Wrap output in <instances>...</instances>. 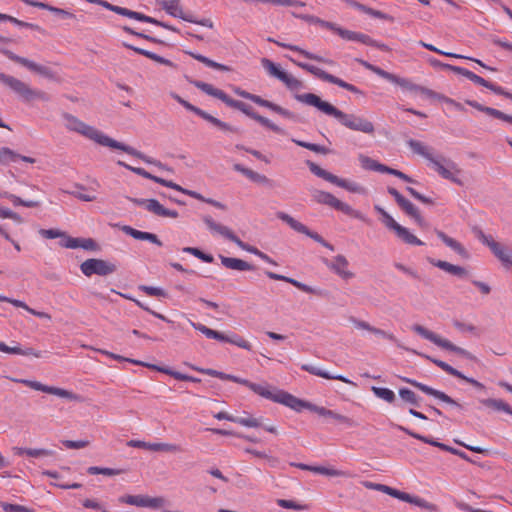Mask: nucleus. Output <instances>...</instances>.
Listing matches in <instances>:
<instances>
[{
    "label": "nucleus",
    "mask_w": 512,
    "mask_h": 512,
    "mask_svg": "<svg viewBox=\"0 0 512 512\" xmlns=\"http://www.w3.org/2000/svg\"><path fill=\"white\" fill-rule=\"evenodd\" d=\"M63 118L66 120V127L70 131L77 132V133L85 136L86 138L95 141L96 143H98L102 146L121 150V151L127 153L128 155H131L133 157H136V158L144 161L145 163L152 164L160 169L172 172L171 168H169L168 166H166L159 160H156L154 158H151V157L145 155L141 151L133 148L132 146L126 145L122 142H118V141L110 138L109 136L105 135L98 129L84 123L83 121H81L80 119H78L77 117H75L69 113L63 114Z\"/></svg>",
    "instance_id": "obj_1"
},
{
    "label": "nucleus",
    "mask_w": 512,
    "mask_h": 512,
    "mask_svg": "<svg viewBox=\"0 0 512 512\" xmlns=\"http://www.w3.org/2000/svg\"><path fill=\"white\" fill-rule=\"evenodd\" d=\"M295 99L299 102L313 106L327 115L335 117L343 126L350 130L362 132L368 135H374L375 133L374 124L368 119L356 114L344 113L329 102L323 101L316 94H298L295 95Z\"/></svg>",
    "instance_id": "obj_2"
},
{
    "label": "nucleus",
    "mask_w": 512,
    "mask_h": 512,
    "mask_svg": "<svg viewBox=\"0 0 512 512\" xmlns=\"http://www.w3.org/2000/svg\"><path fill=\"white\" fill-rule=\"evenodd\" d=\"M190 83L194 85L196 88L200 89L202 92L206 93L207 95L221 100L227 106L241 111L246 116L257 121L259 124L270 129L271 131L277 134L284 133V131L279 126L271 122L268 118L261 116L260 114L255 112L251 106L242 101L231 98L223 90L215 88L213 85L199 80H190Z\"/></svg>",
    "instance_id": "obj_3"
},
{
    "label": "nucleus",
    "mask_w": 512,
    "mask_h": 512,
    "mask_svg": "<svg viewBox=\"0 0 512 512\" xmlns=\"http://www.w3.org/2000/svg\"><path fill=\"white\" fill-rule=\"evenodd\" d=\"M407 143L414 153L419 154L430 161L434 170L444 179L451 178L450 175L453 171H455V173H461V170L453 161L442 156L435 158L430 152V148L425 146L422 142L410 139Z\"/></svg>",
    "instance_id": "obj_4"
},
{
    "label": "nucleus",
    "mask_w": 512,
    "mask_h": 512,
    "mask_svg": "<svg viewBox=\"0 0 512 512\" xmlns=\"http://www.w3.org/2000/svg\"><path fill=\"white\" fill-rule=\"evenodd\" d=\"M0 82L9 87L15 94H17L24 102L31 103L34 101L48 102L51 96L39 89H33L25 82L0 72Z\"/></svg>",
    "instance_id": "obj_5"
},
{
    "label": "nucleus",
    "mask_w": 512,
    "mask_h": 512,
    "mask_svg": "<svg viewBox=\"0 0 512 512\" xmlns=\"http://www.w3.org/2000/svg\"><path fill=\"white\" fill-rule=\"evenodd\" d=\"M317 24L323 28L333 31L334 33L338 34L344 40L357 41V42H360V43L368 45V46L376 47L385 52H389L391 50L386 44L380 43V42L372 39L367 34L344 29L333 22H329V21L320 19V22H317Z\"/></svg>",
    "instance_id": "obj_6"
},
{
    "label": "nucleus",
    "mask_w": 512,
    "mask_h": 512,
    "mask_svg": "<svg viewBox=\"0 0 512 512\" xmlns=\"http://www.w3.org/2000/svg\"><path fill=\"white\" fill-rule=\"evenodd\" d=\"M411 329H412V331H414L415 333H417L424 339L431 341L433 344L437 345L438 347H440L442 349L454 352V353H456L462 357H465L469 360H472V361L477 360V358L472 353L467 351L466 349L456 346L449 340L442 338L438 334L428 330L427 328H425L424 326H422L420 324H414L411 327Z\"/></svg>",
    "instance_id": "obj_7"
},
{
    "label": "nucleus",
    "mask_w": 512,
    "mask_h": 512,
    "mask_svg": "<svg viewBox=\"0 0 512 512\" xmlns=\"http://www.w3.org/2000/svg\"><path fill=\"white\" fill-rule=\"evenodd\" d=\"M432 63L435 64V65H440V66H442L445 69L451 70V71H453L456 74H460V75L466 77L467 79H469L470 81H472L473 83H475L477 85H480V86H483V87L491 90L492 92H494L497 95H501V96H504V97L512 100V93L506 91L501 86H498V85H496L494 83H491V82L485 80L484 78L478 76L477 74L473 73L472 71H470V70H468L466 68L459 67V66H453V65H450V64H442V63H440L439 61H436V60L433 61Z\"/></svg>",
    "instance_id": "obj_8"
},
{
    "label": "nucleus",
    "mask_w": 512,
    "mask_h": 512,
    "mask_svg": "<svg viewBox=\"0 0 512 512\" xmlns=\"http://www.w3.org/2000/svg\"><path fill=\"white\" fill-rule=\"evenodd\" d=\"M477 239L484 245L488 246L493 255L502 263L506 269L512 268V249L503 246L495 241L491 235H486L481 229H474Z\"/></svg>",
    "instance_id": "obj_9"
},
{
    "label": "nucleus",
    "mask_w": 512,
    "mask_h": 512,
    "mask_svg": "<svg viewBox=\"0 0 512 512\" xmlns=\"http://www.w3.org/2000/svg\"><path fill=\"white\" fill-rule=\"evenodd\" d=\"M203 222L206 224L207 228L213 234H219L222 237L230 240L235 243L239 248L250 252L256 256H258L260 250L254 246H251L245 242H243L238 236H236L230 228L224 226L220 223L214 221V219L210 215H204L202 217Z\"/></svg>",
    "instance_id": "obj_10"
},
{
    "label": "nucleus",
    "mask_w": 512,
    "mask_h": 512,
    "mask_svg": "<svg viewBox=\"0 0 512 512\" xmlns=\"http://www.w3.org/2000/svg\"><path fill=\"white\" fill-rule=\"evenodd\" d=\"M290 60L295 64L297 65L298 67H300L301 69L311 73L312 75H314L315 77H317L318 79L322 80V81H326L328 83H331V84H335L343 89H346L354 94H360V95H363V92L357 88L355 85L353 84H350L348 82H345L344 80H342L341 78H338L332 74H329L328 72L320 69L319 67L317 66H314L312 64H308V63H304V62H298V61H295L294 59L290 58Z\"/></svg>",
    "instance_id": "obj_11"
},
{
    "label": "nucleus",
    "mask_w": 512,
    "mask_h": 512,
    "mask_svg": "<svg viewBox=\"0 0 512 512\" xmlns=\"http://www.w3.org/2000/svg\"><path fill=\"white\" fill-rule=\"evenodd\" d=\"M311 195H312L313 200L319 204L328 205V206L334 208L335 210H338L350 217L361 219V220L364 219L362 214L359 211L353 209L350 205L340 201L333 194H331L329 192L314 189V190H312Z\"/></svg>",
    "instance_id": "obj_12"
},
{
    "label": "nucleus",
    "mask_w": 512,
    "mask_h": 512,
    "mask_svg": "<svg viewBox=\"0 0 512 512\" xmlns=\"http://www.w3.org/2000/svg\"><path fill=\"white\" fill-rule=\"evenodd\" d=\"M0 52L3 55H5L8 59H10L11 61L26 67L28 70H30L32 72H35V73H37L47 79H50V80H58L56 73L50 67L37 64L36 62L31 61L25 57L18 56L15 53H13L12 51L5 49V48H1Z\"/></svg>",
    "instance_id": "obj_13"
},
{
    "label": "nucleus",
    "mask_w": 512,
    "mask_h": 512,
    "mask_svg": "<svg viewBox=\"0 0 512 512\" xmlns=\"http://www.w3.org/2000/svg\"><path fill=\"white\" fill-rule=\"evenodd\" d=\"M161 6L166 11V13L173 17L180 18L190 23L205 26L210 29L214 27L212 20L209 18L198 20L192 14L184 13L183 8L180 4V0H163Z\"/></svg>",
    "instance_id": "obj_14"
},
{
    "label": "nucleus",
    "mask_w": 512,
    "mask_h": 512,
    "mask_svg": "<svg viewBox=\"0 0 512 512\" xmlns=\"http://www.w3.org/2000/svg\"><path fill=\"white\" fill-rule=\"evenodd\" d=\"M12 381L24 384L25 386L30 387L31 389H34L36 391H42L47 394L56 395L61 398L68 399L70 401H81V396L78 394L73 393L72 391L54 387V386H48L45 384H42L41 382L34 381V380H28V379H17V378H10Z\"/></svg>",
    "instance_id": "obj_15"
},
{
    "label": "nucleus",
    "mask_w": 512,
    "mask_h": 512,
    "mask_svg": "<svg viewBox=\"0 0 512 512\" xmlns=\"http://www.w3.org/2000/svg\"><path fill=\"white\" fill-rule=\"evenodd\" d=\"M276 216L278 219L282 220L286 224H288L293 230H295L298 233H302L317 243L321 244L325 248H328L331 251H334V246L327 242L320 234L317 232L311 231L306 225L302 224L301 222L294 219L289 214L279 211L276 213Z\"/></svg>",
    "instance_id": "obj_16"
},
{
    "label": "nucleus",
    "mask_w": 512,
    "mask_h": 512,
    "mask_svg": "<svg viewBox=\"0 0 512 512\" xmlns=\"http://www.w3.org/2000/svg\"><path fill=\"white\" fill-rule=\"evenodd\" d=\"M234 92H235L236 95H238V96H240V97H242L244 99L250 100V101L254 102L255 104H257V105H259L261 107L268 108L271 111H273V112H275V113H277V114H279V115H281V116H283V117H285L287 119H291V120H295L296 119V115L293 112H291V111L281 107L278 104H275V103H273L271 101L265 100V99H263L262 97H260V96H258L256 94H252L250 92H247V91L241 89L240 87L234 88Z\"/></svg>",
    "instance_id": "obj_17"
},
{
    "label": "nucleus",
    "mask_w": 512,
    "mask_h": 512,
    "mask_svg": "<svg viewBox=\"0 0 512 512\" xmlns=\"http://www.w3.org/2000/svg\"><path fill=\"white\" fill-rule=\"evenodd\" d=\"M80 270L87 277H91L94 274L107 276L114 273L117 267L115 264L103 259L90 258L81 263Z\"/></svg>",
    "instance_id": "obj_18"
},
{
    "label": "nucleus",
    "mask_w": 512,
    "mask_h": 512,
    "mask_svg": "<svg viewBox=\"0 0 512 512\" xmlns=\"http://www.w3.org/2000/svg\"><path fill=\"white\" fill-rule=\"evenodd\" d=\"M127 199L134 203L137 206H143L147 211L153 213L156 216L164 217V218H178L179 214L176 210H170L165 208L158 200L156 199H140L127 197Z\"/></svg>",
    "instance_id": "obj_19"
},
{
    "label": "nucleus",
    "mask_w": 512,
    "mask_h": 512,
    "mask_svg": "<svg viewBox=\"0 0 512 512\" xmlns=\"http://www.w3.org/2000/svg\"><path fill=\"white\" fill-rule=\"evenodd\" d=\"M388 193L394 197L396 203L398 206L411 218L415 220V222L419 226L425 225V220L421 216L419 209L408 199H406L402 194L399 193L398 190H396L393 187H388L387 189Z\"/></svg>",
    "instance_id": "obj_20"
},
{
    "label": "nucleus",
    "mask_w": 512,
    "mask_h": 512,
    "mask_svg": "<svg viewBox=\"0 0 512 512\" xmlns=\"http://www.w3.org/2000/svg\"><path fill=\"white\" fill-rule=\"evenodd\" d=\"M179 104H181L188 111H191V112L195 113L196 115H198L202 119L208 121L209 123H211L212 125L216 126L217 128H219L221 130L229 131V132H233V133H239V129L238 128L233 127V126L229 125L228 123L221 121L220 119L210 115L206 111H204V110H202V109L192 105L191 103H189L188 101L184 100L183 98H182V100L180 101Z\"/></svg>",
    "instance_id": "obj_21"
},
{
    "label": "nucleus",
    "mask_w": 512,
    "mask_h": 512,
    "mask_svg": "<svg viewBox=\"0 0 512 512\" xmlns=\"http://www.w3.org/2000/svg\"><path fill=\"white\" fill-rule=\"evenodd\" d=\"M179 104H181L188 111H191V112L195 113L196 115H198L202 119L208 121L209 123H211L212 125L216 126L217 128H219L221 130L229 131V132H233V133H239V129L238 128L233 127V126L229 125L228 123L221 121L220 119L210 115L206 111H204V110H202V109L192 105L191 103H189L188 101L184 100L183 98H182V100L180 101Z\"/></svg>",
    "instance_id": "obj_22"
},
{
    "label": "nucleus",
    "mask_w": 512,
    "mask_h": 512,
    "mask_svg": "<svg viewBox=\"0 0 512 512\" xmlns=\"http://www.w3.org/2000/svg\"><path fill=\"white\" fill-rule=\"evenodd\" d=\"M113 12L117 13L119 15L125 16V17H129L131 19L141 21V22L154 24V25L160 26L162 28H165L167 30L173 31V32H179V30L176 27H174L166 22L157 20L156 18L147 16L140 12L132 11L125 7H120V6L115 5Z\"/></svg>",
    "instance_id": "obj_23"
},
{
    "label": "nucleus",
    "mask_w": 512,
    "mask_h": 512,
    "mask_svg": "<svg viewBox=\"0 0 512 512\" xmlns=\"http://www.w3.org/2000/svg\"><path fill=\"white\" fill-rule=\"evenodd\" d=\"M274 402L283 404L297 412H300L303 408L312 411V408L315 407V404L301 400L283 390H277L275 392Z\"/></svg>",
    "instance_id": "obj_24"
},
{
    "label": "nucleus",
    "mask_w": 512,
    "mask_h": 512,
    "mask_svg": "<svg viewBox=\"0 0 512 512\" xmlns=\"http://www.w3.org/2000/svg\"><path fill=\"white\" fill-rule=\"evenodd\" d=\"M402 381L412 385L413 387L419 389L420 391L428 394V395H431L451 406H455L459 409H462V405L459 404L457 401H455L453 398H451L449 395H447L446 393L440 391V390H436L426 384H423L421 382H418L414 379H410V378H406V377H403L402 378Z\"/></svg>",
    "instance_id": "obj_25"
},
{
    "label": "nucleus",
    "mask_w": 512,
    "mask_h": 512,
    "mask_svg": "<svg viewBox=\"0 0 512 512\" xmlns=\"http://www.w3.org/2000/svg\"><path fill=\"white\" fill-rule=\"evenodd\" d=\"M120 503L135 505L138 507L160 508L164 499L161 497L151 498L143 495H124L119 498Z\"/></svg>",
    "instance_id": "obj_26"
},
{
    "label": "nucleus",
    "mask_w": 512,
    "mask_h": 512,
    "mask_svg": "<svg viewBox=\"0 0 512 512\" xmlns=\"http://www.w3.org/2000/svg\"><path fill=\"white\" fill-rule=\"evenodd\" d=\"M265 275L272 280L287 282V283L293 285L294 287H296L297 289L301 290L302 292H305L308 294H313V295H316L319 297L325 296V292L323 290L311 287V286H309L305 283H302L294 278L287 277V276H284L281 274H277L272 271H265Z\"/></svg>",
    "instance_id": "obj_27"
},
{
    "label": "nucleus",
    "mask_w": 512,
    "mask_h": 512,
    "mask_svg": "<svg viewBox=\"0 0 512 512\" xmlns=\"http://www.w3.org/2000/svg\"><path fill=\"white\" fill-rule=\"evenodd\" d=\"M323 262L330 270H332L344 280H348L354 277V273L347 270L349 262L343 255L335 256L333 261L324 259Z\"/></svg>",
    "instance_id": "obj_28"
},
{
    "label": "nucleus",
    "mask_w": 512,
    "mask_h": 512,
    "mask_svg": "<svg viewBox=\"0 0 512 512\" xmlns=\"http://www.w3.org/2000/svg\"><path fill=\"white\" fill-rule=\"evenodd\" d=\"M267 40L269 42L275 43L276 45H278V46H280L282 48L298 52L299 54H301L302 56H304L307 59L314 60V61L321 62V63H325L327 65H334L335 64V62L333 60L328 59V58H324V57L319 56V55L314 54V53H311V52H309L307 50L302 49L299 46L292 45V44H287V43H283V42H279V41H277V40H275V39H273L271 37H269Z\"/></svg>",
    "instance_id": "obj_29"
},
{
    "label": "nucleus",
    "mask_w": 512,
    "mask_h": 512,
    "mask_svg": "<svg viewBox=\"0 0 512 512\" xmlns=\"http://www.w3.org/2000/svg\"><path fill=\"white\" fill-rule=\"evenodd\" d=\"M349 321L357 328V329H361V330H366V331H369L370 333H373L374 335L376 336H380V337H383L389 341H392V342H396L397 339L396 337L394 336V334L392 333H389L387 331H384L382 329H379V328H376L374 326H371L368 322L364 321V320H360V319H357L356 317L354 316H351L349 318Z\"/></svg>",
    "instance_id": "obj_30"
},
{
    "label": "nucleus",
    "mask_w": 512,
    "mask_h": 512,
    "mask_svg": "<svg viewBox=\"0 0 512 512\" xmlns=\"http://www.w3.org/2000/svg\"><path fill=\"white\" fill-rule=\"evenodd\" d=\"M233 169L237 172H240L245 177L250 179L251 181L268 186L270 188L274 187V181L269 179L266 175L255 172L249 168L244 167L241 164H234Z\"/></svg>",
    "instance_id": "obj_31"
},
{
    "label": "nucleus",
    "mask_w": 512,
    "mask_h": 512,
    "mask_svg": "<svg viewBox=\"0 0 512 512\" xmlns=\"http://www.w3.org/2000/svg\"><path fill=\"white\" fill-rule=\"evenodd\" d=\"M214 417L218 420H227L234 423H238L245 427L257 428L262 426L261 420L258 418L232 416L224 411L218 412L217 414L214 415Z\"/></svg>",
    "instance_id": "obj_32"
},
{
    "label": "nucleus",
    "mask_w": 512,
    "mask_h": 512,
    "mask_svg": "<svg viewBox=\"0 0 512 512\" xmlns=\"http://www.w3.org/2000/svg\"><path fill=\"white\" fill-rule=\"evenodd\" d=\"M312 412L317 413L318 415L323 416V417L332 418L335 421H337L338 423L344 424L348 427L357 426V423L353 419H351L347 416H344L342 414H339L333 410L327 409L325 407L315 405V407L312 408Z\"/></svg>",
    "instance_id": "obj_33"
},
{
    "label": "nucleus",
    "mask_w": 512,
    "mask_h": 512,
    "mask_svg": "<svg viewBox=\"0 0 512 512\" xmlns=\"http://www.w3.org/2000/svg\"><path fill=\"white\" fill-rule=\"evenodd\" d=\"M395 428H397L398 430L406 433L407 435L417 439V440H420L426 444H429V445H432V446H435V447H438L439 449L443 450V451H446V452H449L452 454V451H453V447L451 446H448L444 443H441V442H438L432 438H429L427 436H423L421 434H418L404 426H401V425H396V424H393Z\"/></svg>",
    "instance_id": "obj_34"
},
{
    "label": "nucleus",
    "mask_w": 512,
    "mask_h": 512,
    "mask_svg": "<svg viewBox=\"0 0 512 512\" xmlns=\"http://www.w3.org/2000/svg\"><path fill=\"white\" fill-rule=\"evenodd\" d=\"M121 230L133 237L134 239L136 240H143V241H149L157 246H162L163 243L162 241L158 238V236L154 233H150V232H144V231H140V230H137L131 226H128V225H124L121 227Z\"/></svg>",
    "instance_id": "obj_35"
},
{
    "label": "nucleus",
    "mask_w": 512,
    "mask_h": 512,
    "mask_svg": "<svg viewBox=\"0 0 512 512\" xmlns=\"http://www.w3.org/2000/svg\"><path fill=\"white\" fill-rule=\"evenodd\" d=\"M465 102H466V104L477 109L480 112L486 113L487 115H489L491 117H494L496 119H500V120H503L505 122L512 124V116L511 115L505 114L498 109L484 106L475 100H466Z\"/></svg>",
    "instance_id": "obj_36"
},
{
    "label": "nucleus",
    "mask_w": 512,
    "mask_h": 512,
    "mask_svg": "<svg viewBox=\"0 0 512 512\" xmlns=\"http://www.w3.org/2000/svg\"><path fill=\"white\" fill-rule=\"evenodd\" d=\"M290 465L293 467L299 468L301 470L311 471L314 473L331 476V477H343V476L347 475L346 472H344L342 470L326 468L323 466H311V465H307L304 463H294V462L290 463Z\"/></svg>",
    "instance_id": "obj_37"
},
{
    "label": "nucleus",
    "mask_w": 512,
    "mask_h": 512,
    "mask_svg": "<svg viewBox=\"0 0 512 512\" xmlns=\"http://www.w3.org/2000/svg\"><path fill=\"white\" fill-rule=\"evenodd\" d=\"M145 367H147L149 369H152V370H156V371L164 373V374H167V375L173 377L176 380L189 381V382H194V383L201 382L200 378H197V377H194V376H191V375H187V374H183L181 372L172 370L169 367L158 366V365H155V364H145Z\"/></svg>",
    "instance_id": "obj_38"
},
{
    "label": "nucleus",
    "mask_w": 512,
    "mask_h": 512,
    "mask_svg": "<svg viewBox=\"0 0 512 512\" xmlns=\"http://www.w3.org/2000/svg\"><path fill=\"white\" fill-rule=\"evenodd\" d=\"M429 263L433 266L438 267L441 270H444L447 273L458 276L460 278L466 277L468 275L467 270L464 267L451 264L444 260H436L433 258H428Z\"/></svg>",
    "instance_id": "obj_39"
},
{
    "label": "nucleus",
    "mask_w": 512,
    "mask_h": 512,
    "mask_svg": "<svg viewBox=\"0 0 512 512\" xmlns=\"http://www.w3.org/2000/svg\"><path fill=\"white\" fill-rule=\"evenodd\" d=\"M219 258L221 260L222 265L228 269L238 271H250L255 269V267L252 264L239 258L226 257L223 255H220Z\"/></svg>",
    "instance_id": "obj_40"
},
{
    "label": "nucleus",
    "mask_w": 512,
    "mask_h": 512,
    "mask_svg": "<svg viewBox=\"0 0 512 512\" xmlns=\"http://www.w3.org/2000/svg\"><path fill=\"white\" fill-rule=\"evenodd\" d=\"M235 383L244 385V386L248 387L250 390H252L254 393H256L266 399L274 401L275 393L270 391L267 386L253 383L247 379H243L240 377H237V381H235Z\"/></svg>",
    "instance_id": "obj_41"
},
{
    "label": "nucleus",
    "mask_w": 512,
    "mask_h": 512,
    "mask_svg": "<svg viewBox=\"0 0 512 512\" xmlns=\"http://www.w3.org/2000/svg\"><path fill=\"white\" fill-rule=\"evenodd\" d=\"M235 383L244 385V386L248 387L250 390H252L254 393H256L266 399L274 401L275 393L270 391L267 386L253 383L247 379H243L240 377H237V381H235Z\"/></svg>",
    "instance_id": "obj_42"
},
{
    "label": "nucleus",
    "mask_w": 512,
    "mask_h": 512,
    "mask_svg": "<svg viewBox=\"0 0 512 512\" xmlns=\"http://www.w3.org/2000/svg\"><path fill=\"white\" fill-rule=\"evenodd\" d=\"M0 351L8 354L34 356L36 358H41L43 356L41 351H36L33 348L27 347L23 349L20 346L10 347L6 345L4 342H0Z\"/></svg>",
    "instance_id": "obj_43"
},
{
    "label": "nucleus",
    "mask_w": 512,
    "mask_h": 512,
    "mask_svg": "<svg viewBox=\"0 0 512 512\" xmlns=\"http://www.w3.org/2000/svg\"><path fill=\"white\" fill-rule=\"evenodd\" d=\"M301 369L303 371H306V372L312 374V375L319 376V377H322L325 379H334V380L342 381L344 383L352 384V382L350 380H348L346 377H344L342 375H331L328 372H325L324 370H322L321 368L316 367L311 364H302Z\"/></svg>",
    "instance_id": "obj_44"
},
{
    "label": "nucleus",
    "mask_w": 512,
    "mask_h": 512,
    "mask_svg": "<svg viewBox=\"0 0 512 512\" xmlns=\"http://www.w3.org/2000/svg\"><path fill=\"white\" fill-rule=\"evenodd\" d=\"M435 232H436L437 237L439 239H441L445 245L450 247L452 250H454L460 256H462V257L468 256L467 250L463 247V245L461 243H459L455 239L449 237L443 231L436 230Z\"/></svg>",
    "instance_id": "obj_45"
},
{
    "label": "nucleus",
    "mask_w": 512,
    "mask_h": 512,
    "mask_svg": "<svg viewBox=\"0 0 512 512\" xmlns=\"http://www.w3.org/2000/svg\"><path fill=\"white\" fill-rule=\"evenodd\" d=\"M397 499L404 501V502L414 504L423 509H430V510L436 509V506L434 504H431L420 497L412 496V495H410L406 492L400 491V490H399Z\"/></svg>",
    "instance_id": "obj_46"
},
{
    "label": "nucleus",
    "mask_w": 512,
    "mask_h": 512,
    "mask_svg": "<svg viewBox=\"0 0 512 512\" xmlns=\"http://www.w3.org/2000/svg\"><path fill=\"white\" fill-rule=\"evenodd\" d=\"M0 197L1 198H5V199H9L10 201H12L14 206H24V207H28V208H35V207H39L40 206V202L39 201L23 200L22 198L14 195V194H11L8 191L3 190L1 188H0Z\"/></svg>",
    "instance_id": "obj_47"
},
{
    "label": "nucleus",
    "mask_w": 512,
    "mask_h": 512,
    "mask_svg": "<svg viewBox=\"0 0 512 512\" xmlns=\"http://www.w3.org/2000/svg\"><path fill=\"white\" fill-rule=\"evenodd\" d=\"M189 56H191L192 58H194L195 60L205 64L206 66L210 67V68H213V69H216V70H219V71H224V72H229L231 71V68L227 65H224V64H221V63H218L214 60H211L210 58L202 55V54H199V53H195V52H191V51H188L186 52Z\"/></svg>",
    "instance_id": "obj_48"
},
{
    "label": "nucleus",
    "mask_w": 512,
    "mask_h": 512,
    "mask_svg": "<svg viewBox=\"0 0 512 512\" xmlns=\"http://www.w3.org/2000/svg\"><path fill=\"white\" fill-rule=\"evenodd\" d=\"M13 451L16 455H23L26 454L29 457L37 458V457H48L53 456L55 452L53 450L49 449H34V448H21V447H14Z\"/></svg>",
    "instance_id": "obj_49"
},
{
    "label": "nucleus",
    "mask_w": 512,
    "mask_h": 512,
    "mask_svg": "<svg viewBox=\"0 0 512 512\" xmlns=\"http://www.w3.org/2000/svg\"><path fill=\"white\" fill-rule=\"evenodd\" d=\"M334 185H337L338 187H341L349 192L357 193V194H366L367 190L360 184L354 181H349L343 178H340L336 176V181L333 183Z\"/></svg>",
    "instance_id": "obj_50"
},
{
    "label": "nucleus",
    "mask_w": 512,
    "mask_h": 512,
    "mask_svg": "<svg viewBox=\"0 0 512 512\" xmlns=\"http://www.w3.org/2000/svg\"><path fill=\"white\" fill-rule=\"evenodd\" d=\"M394 232H395L396 236L406 244L416 245V246H421L424 244L420 239H418L415 235H413L407 228H405L401 225H399Z\"/></svg>",
    "instance_id": "obj_51"
},
{
    "label": "nucleus",
    "mask_w": 512,
    "mask_h": 512,
    "mask_svg": "<svg viewBox=\"0 0 512 512\" xmlns=\"http://www.w3.org/2000/svg\"><path fill=\"white\" fill-rule=\"evenodd\" d=\"M480 403L485 407L491 408L496 411H504L508 414L512 413L511 407L502 399L487 398L480 400Z\"/></svg>",
    "instance_id": "obj_52"
},
{
    "label": "nucleus",
    "mask_w": 512,
    "mask_h": 512,
    "mask_svg": "<svg viewBox=\"0 0 512 512\" xmlns=\"http://www.w3.org/2000/svg\"><path fill=\"white\" fill-rule=\"evenodd\" d=\"M306 165L308 166L309 170L316 176L330 182V183H334V181H336V175L326 171L325 169L321 168L320 166H318L317 164H315L314 162L310 161V160H307L306 161Z\"/></svg>",
    "instance_id": "obj_53"
},
{
    "label": "nucleus",
    "mask_w": 512,
    "mask_h": 512,
    "mask_svg": "<svg viewBox=\"0 0 512 512\" xmlns=\"http://www.w3.org/2000/svg\"><path fill=\"white\" fill-rule=\"evenodd\" d=\"M192 369L202 373V374H206V375H209V376H212V377H216V378H219L221 380H227V381H232V382H235L237 381V376L235 375H231V374H226L224 372H221V371H218V370H215V369H211V368H199V367H196V366H191Z\"/></svg>",
    "instance_id": "obj_54"
},
{
    "label": "nucleus",
    "mask_w": 512,
    "mask_h": 512,
    "mask_svg": "<svg viewBox=\"0 0 512 512\" xmlns=\"http://www.w3.org/2000/svg\"><path fill=\"white\" fill-rule=\"evenodd\" d=\"M149 450L155 452H171V453H181L183 452V448L178 444L171 443H150Z\"/></svg>",
    "instance_id": "obj_55"
},
{
    "label": "nucleus",
    "mask_w": 512,
    "mask_h": 512,
    "mask_svg": "<svg viewBox=\"0 0 512 512\" xmlns=\"http://www.w3.org/2000/svg\"><path fill=\"white\" fill-rule=\"evenodd\" d=\"M420 355L422 356V354H420ZM423 357H425L426 359H428L429 361L434 363L436 366L441 368L443 371H445L449 375L454 376L456 378L457 377H463V373L462 372H460L459 370L455 369L454 367H452L448 363H446V362H444L442 360L436 359V358H432L431 356H428V355H423Z\"/></svg>",
    "instance_id": "obj_56"
},
{
    "label": "nucleus",
    "mask_w": 512,
    "mask_h": 512,
    "mask_svg": "<svg viewBox=\"0 0 512 512\" xmlns=\"http://www.w3.org/2000/svg\"><path fill=\"white\" fill-rule=\"evenodd\" d=\"M359 161L363 169L383 173L384 164L362 154L359 155Z\"/></svg>",
    "instance_id": "obj_57"
},
{
    "label": "nucleus",
    "mask_w": 512,
    "mask_h": 512,
    "mask_svg": "<svg viewBox=\"0 0 512 512\" xmlns=\"http://www.w3.org/2000/svg\"><path fill=\"white\" fill-rule=\"evenodd\" d=\"M117 164L119 166H122V167L126 168L127 170H129V171L139 175V176H142V177H144L146 179L152 180V181H154L156 183H158V181L160 179V177L155 176V175L149 173L148 171H146L143 168L130 166V165L126 164L123 161L119 160V161H117Z\"/></svg>",
    "instance_id": "obj_58"
},
{
    "label": "nucleus",
    "mask_w": 512,
    "mask_h": 512,
    "mask_svg": "<svg viewBox=\"0 0 512 512\" xmlns=\"http://www.w3.org/2000/svg\"><path fill=\"white\" fill-rule=\"evenodd\" d=\"M261 65L262 67L267 71V73L278 80L283 75L285 71L281 70L279 65L275 64L273 61L267 58L261 59Z\"/></svg>",
    "instance_id": "obj_59"
},
{
    "label": "nucleus",
    "mask_w": 512,
    "mask_h": 512,
    "mask_svg": "<svg viewBox=\"0 0 512 512\" xmlns=\"http://www.w3.org/2000/svg\"><path fill=\"white\" fill-rule=\"evenodd\" d=\"M192 326L198 330L199 332H201L202 334H204L207 338H210V339H215V340H218V341H221L222 339H224V334L219 332V331H216V330H213L211 328H208L207 326L201 324V323H192Z\"/></svg>",
    "instance_id": "obj_60"
},
{
    "label": "nucleus",
    "mask_w": 512,
    "mask_h": 512,
    "mask_svg": "<svg viewBox=\"0 0 512 512\" xmlns=\"http://www.w3.org/2000/svg\"><path fill=\"white\" fill-rule=\"evenodd\" d=\"M221 341L236 345V346L246 349L248 351H250L252 349V345L247 340H245L244 338H242L241 336H238L236 334H232V335L224 334V339H222Z\"/></svg>",
    "instance_id": "obj_61"
},
{
    "label": "nucleus",
    "mask_w": 512,
    "mask_h": 512,
    "mask_svg": "<svg viewBox=\"0 0 512 512\" xmlns=\"http://www.w3.org/2000/svg\"><path fill=\"white\" fill-rule=\"evenodd\" d=\"M221 341L236 345V346L246 349L248 351H250L252 349V345L247 340H245L244 338H242L241 336H238L236 334H232V335L224 334V339H222Z\"/></svg>",
    "instance_id": "obj_62"
},
{
    "label": "nucleus",
    "mask_w": 512,
    "mask_h": 512,
    "mask_svg": "<svg viewBox=\"0 0 512 512\" xmlns=\"http://www.w3.org/2000/svg\"><path fill=\"white\" fill-rule=\"evenodd\" d=\"M279 80L283 82L290 90H299L303 86L300 80L288 74L287 72H284Z\"/></svg>",
    "instance_id": "obj_63"
},
{
    "label": "nucleus",
    "mask_w": 512,
    "mask_h": 512,
    "mask_svg": "<svg viewBox=\"0 0 512 512\" xmlns=\"http://www.w3.org/2000/svg\"><path fill=\"white\" fill-rule=\"evenodd\" d=\"M372 391L377 397L385 400L388 403H393L395 401L394 392L388 388L373 386Z\"/></svg>",
    "instance_id": "obj_64"
}]
</instances>
